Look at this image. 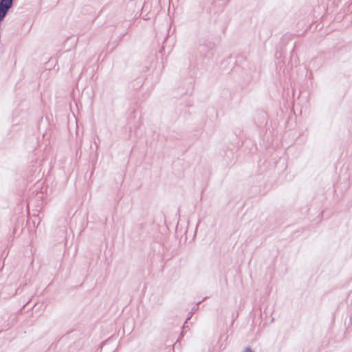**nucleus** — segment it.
<instances>
[{"label": "nucleus", "instance_id": "6", "mask_svg": "<svg viewBox=\"0 0 352 352\" xmlns=\"http://www.w3.org/2000/svg\"><path fill=\"white\" fill-rule=\"evenodd\" d=\"M200 303H201V302H198L197 306H198Z\"/></svg>", "mask_w": 352, "mask_h": 352}, {"label": "nucleus", "instance_id": "1", "mask_svg": "<svg viewBox=\"0 0 352 352\" xmlns=\"http://www.w3.org/2000/svg\"><path fill=\"white\" fill-rule=\"evenodd\" d=\"M13 6V0H0V7L10 9Z\"/></svg>", "mask_w": 352, "mask_h": 352}, {"label": "nucleus", "instance_id": "4", "mask_svg": "<svg viewBox=\"0 0 352 352\" xmlns=\"http://www.w3.org/2000/svg\"><path fill=\"white\" fill-rule=\"evenodd\" d=\"M197 309V307H193L191 310V311H192V313H194L196 310Z\"/></svg>", "mask_w": 352, "mask_h": 352}, {"label": "nucleus", "instance_id": "2", "mask_svg": "<svg viewBox=\"0 0 352 352\" xmlns=\"http://www.w3.org/2000/svg\"><path fill=\"white\" fill-rule=\"evenodd\" d=\"M243 352H254L250 347H246Z\"/></svg>", "mask_w": 352, "mask_h": 352}, {"label": "nucleus", "instance_id": "3", "mask_svg": "<svg viewBox=\"0 0 352 352\" xmlns=\"http://www.w3.org/2000/svg\"><path fill=\"white\" fill-rule=\"evenodd\" d=\"M192 314H193L192 311L189 312L188 317V318H187V320L186 321V323H187L188 320H189L190 318V317H192Z\"/></svg>", "mask_w": 352, "mask_h": 352}, {"label": "nucleus", "instance_id": "5", "mask_svg": "<svg viewBox=\"0 0 352 352\" xmlns=\"http://www.w3.org/2000/svg\"><path fill=\"white\" fill-rule=\"evenodd\" d=\"M199 45H204V43L199 41Z\"/></svg>", "mask_w": 352, "mask_h": 352}]
</instances>
